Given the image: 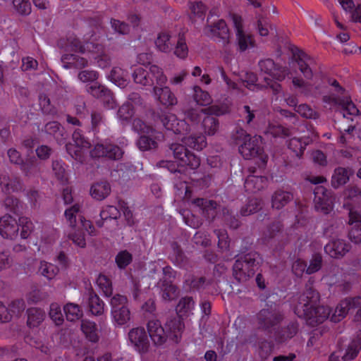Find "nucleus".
Returning <instances> with one entry per match:
<instances>
[{"label":"nucleus","instance_id":"9b49d317","mask_svg":"<svg viewBox=\"0 0 361 361\" xmlns=\"http://www.w3.org/2000/svg\"><path fill=\"white\" fill-rule=\"evenodd\" d=\"M110 304L113 322L120 326L127 324L130 320V311L127 297L116 294L111 298Z\"/></svg>","mask_w":361,"mask_h":361},{"label":"nucleus","instance_id":"b1692460","mask_svg":"<svg viewBox=\"0 0 361 361\" xmlns=\"http://www.w3.org/2000/svg\"><path fill=\"white\" fill-rule=\"evenodd\" d=\"M18 222L11 215L5 214L0 218V234L4 238H15L18 234Z\"/></svg>","mask_w":361,"mask_h":361},{"label":"nucleus","instance_id":"f3484780","mask_svg":"<svg viewBox=\"0 0 361 361\" xmlns=\"http://www.w3.org/2000/svg\"><path fill=\"white\" fill-rule=\"evenodd\" d=\"M123 154V151L118 145L109 143H98L90 151V155L93 158L105 157L109 159H120Z\"/></svg>","mask_w":361,"mask_h":361},{"label":"nucleus","instance_id":"052dcab7","mask_svg":"<svg viewBox=\"0 0 361 361\" xmlns=\"http://www.w3.org/2000/svg\"><path fill=\"white\" fill-rule=\"evenodd\" d=\"M322 262L323 259L321 254H313L310 260L309 265H307L306 274L310 275L319 271L322 267Z\"/></svg>","mask_w":361,"mask_h":361},{"label":"nucleus","instance_id":"0eeeda50","mask_svg":"<svg viewBox=\"0 0 361 361\" xmlns=\"http://www.w3.org/2000/svg\"><path fill=\"white\" fill-rule=\"evenodd\" d=\"M97 37L92 35L90 37L85 36L84 41L73 33H68L66 38L61 39L58 44L66 51L87 54L90 51H98L101 49L100 44L96 42Z\"/></svg>","mask_w":361,"mask_h":361},{"label":"nucleus","instance_id":"bf43d9fd","mask_svg":"<svg viewBox=\"0 0 361 361\" xmlns=\"http://www.w3.org/2000/svg\"><path fill=\"white\" fill-rule=\"evenodd\" d=\"M39 164L38 161L35 157H32L23 161L20 166V169L26 176L35 174L39 171Z\"/></svg>","mask_w":361,"mask_h":361},{"label":"nucleus","instance_id":"7c9ffc66","mask_svg":"<svg viewBox=\"0 0 361 361\" xmlns=\"http://www.w3.org/2000/svg\"><path fill=\"white\" fill-rule=\"evenodd\" d=\"M293 200V195L289 191L282 189L276 190L271 196L272 207L281 209Z\"/></svg>","mask_w":361,"mask_h":361},{"label":"nucleus","instance_id":"5fc2aeb1","mask_svg":"<svg viewBox=\"0 0 361 361\" xmlns=\"http://www.w3.org/2000/svg\"><path fill=\"white\" fill-rule=\"evenodd\" d=\"M19 227H21L20 237L27 239L34 230V225L32 221L26 216H20L18 219Z\"/></svg>","mask_w":361,"mask_h":361},{"label":"nucleus","instance_id":"1a4fd4ad","mask_svg":"<svg viewBox=\"0 0 361 361\" xmlns=\"http://www.w3.org/2000/svg\"><path fill=\"white\" fill-rule=\"evenodd\" d=\"M133 78L135 83L143 86L152 85L154 78L159 85H164L167 81V78L162 69L157 65H151L149 71L141 66L135 68L133 73Z\"/></svg>","mask_w":361,"mask_h":361},{"label":"nucleus","instance_id":"bb28decb","mask_svg":"<svg viewBox=\"0 0 361 361\" xmlns=\"http://www.w3.org/2000/svg\"><path fill=\"white\" fill-rule=\"evenodd\" d=\"M154 96L157 100L166 107L173 106L177 104V98L169 87H154Z\"/></svg>","mask_w":361,"mask_h":361},{"label":"nucleus","instance_id":"c9c22d12","mask_svg":"<svg viewBox=\"0 0 361 361\" xmlns=\"http://www.w3.org/2000/svg\"><path fill=\"white\" fill-rule=\"evenodd\" d=\"M159 285L161 289V296L165 300H172L177 298L178 290L176 286L172 281L159 280Z\"/></svg>","mask_w":361,"mask_h":361},{"label":"nucleus","instance_id":"4d7b16f0","mask_svg":"<svg viewBox=\"0 0 361 361\" xmlns=\"http://www.w3.org/2000/svg\"><path fill=\"white\" fill-rule=\"evenodd\" d=\"M188 283L190 288L193 290H203L206 289L209 282L206 280L205 277L190 276L185 281Z\"/></svg>","mask_w":361,"mask_h":361},{"label":"nucleus","instance_id":"e2e57ef3","mask_svg":"<svg viewBox=\"0 0 361 361\" xmlns=\"http://www.w3.org/2000/svg\"><path fill=\"white\" fill-rule=\"evenodd\" d=\"M222 220L226 225L233 229H236L239 227L240 222L238 218L233 215L228 208L224 207L222 209Z\"/></svg>","mask_w":361,"mask_h":361},{"label":"nucleus","instance_id":"f257e3e1","mask_svg":"<svg viewBox=\"0 0 361 361\" xmlns=\"http://www.w3.org/2000/svg\"><path fill=\"white\" fill-rule=\"evenodd\" d=\"M319 292L311 283H307L295 305V314L298 317L306 319L311 325L322 324L329 317L331 310L327 306L319 305Z\"/></svg>","mask_w":361,"mask_h":361},{"label":"nucleus","instance_id":"774afa93","mask_svg":"<svg viewBox=\"0 0 361 361\" xmlns=\"http://www.w3.org/2000/svg\"><path fill=\"white\" fill-rule=\"evenodd\" d=\"M49 317L51 320L59 326L63 322V315L61 312L60 305L57 303H52L50 305Z\"/></svg>","mask_w":361,"mask_h":361},{"label":"nucleus","instance_id":"423d86ee","mask_svg":"<svg viewBox=\"0 0 361 361\" xmlns=\"http://www.w3.org/2000/svg\"><path fill=\"white\" fill-rule=\"evenodd\" d=\"M259 267V255L249 252L236 259L233 266V275L239 282H245L254 276Z\"/></svg>","mask_w":361,"mask_h":361},{"label":"nucleus","instance_id":"39448f33","mask_svg":"<svg viewBox=\"0 0 361 361\" xmlns=\"http://www.w3.org/2000/svg\"><path fill=\"white\" fill-rule=\"evenodd\" d=\"M285 319L284 313L276 305L264 307L256 314L258 329L271 336Z\"/></svg>","mask_w":361,"mask_h":361},{"label":"nucleus","instance_id":"4468645a","mask_svg":"<svg viewBox=\"0 0 361 361\" xmlns=\"http://www.w3.org/2000/svg\"><path fill=\"white\" fill-rule=\"evenodd\" d=\"M129 342L133 349L140 355L147 353L150 347L148 333L144 327L130 329L128 334Z\"/></svg>","mask_w":361,"mask_h":361},{"label":"nucleus","instance_id":"473e14b6","mask_svg":"<svg viewBox=\"0 0 361 361\" xmlns=\"http://www.w3.org/2000/svg\"><path fill=\"white\" fill-rule=\"evenodd\" d=\"M111 192V186L107 181H99L92 184L90 195L94 200L101 201L106 198Z\"/></svg>","mask_w":361,"mask_h":361},{"label":"nucleus","instance_id":"a19ab883","mask_svg":"<svg viewBox=\"0 0 361 361\" xmlns=\"http://www.w3.org/2000/svg\"><path fill=\"white\" fill-rule=\"evenodd\" d=\"M81 330L90 342L97 343L99 341L97 326L94 322L83 320L81 324Z\"/></svg>","mask_w":361,"mask_h":361},{"label":"nucleus","instance_id":"37998d69","mask_svg":"<svg viewBox=\"0 0 361 361\" xmlns=\"http://www.w3.org/2000/svg\"><path fill=\"white\" fill-rule=\"evenodd\" d=\"M104 302L94 292H90L88 298V306L93 315H101L104 310Z\"/></svg>","mask_w":361,"mask_h":361},{"label":"nucleus","instance_id":"aec40b11","mask_svg":"<svg viewBox=\"0 0 361 361\" xmlns=\"http://www.w3.org/2000/svg\"><path fill=\"white\" fill-rule=\"evenodd\" d=\"M314 202L317 211L329 214L332 209L330 193L324 186L317 185L314 189Z\"/></svg>","mask_w":361,"mask_h":361},{"label":"nucleus","instance_id":"72a5a7b5","mask_svg":"<svg viewBox=\"0 0 361 361\" xmlns=\"http://www.w3.org/2000/svg\"><path fill=\"white\" fill-rule=\"evenodd\" d=\"M128 71L119 66H114L111 69L109 78L116 85L121 88L125 87L128 84Z\"/></svg>","mask_w":361,"mask_h":361},{"label":"nucleus","instance_id":"c03bdc74","mask_svg":"<svg viewBox=\"0 0 361 361\" xmlns=\"http://www.w3.org/2000/svg\"><path fill=\"white\" fill-rule=\"evenodd\" d=\"M349 180L348 173L346 169L338 167L335 169L331 178V185L334 188L345 184Z\"/></svg>","mask_w":361,"mask_h":361},{"label":"nucleus","instance_id":"2eb2a0df","mask_svg":"<svg viewBox=\"0 0 361 361\" xmlns=\"http://www.w3.org/2000/svg\"><path fill=\"white\" fill-rule=\"evenodd\" d=\"M231 19L235 30L236 40L240 51H244L249 47H253L255 46V40L252 35L245 32L242 17L238 14L233 13Z\"/></svg>","mask_w":361,"mask_h":361},{"label":"nucleus","instance_id":"f704fd0d","mask_svg":"<svg viewBox=\"0 0 361 361\" xmlns=\"http://www.w3.org/2000/svg\"><path fill=\"white\" fill-rule=\"evenodd\" d=\"M175 41H172L168 32L163 31L158 34L155 40L157 48L161 52L169 53L173 49Z\"/></svg>","mask_w":361,"mask_h":361},{"label":"nucleus","instance_id":"6e6d98bb","mask_svg":"<svg viewBox=\"0 0 361 361\" xmlns=\"http://www.w3.org/2000/svg\"><path fill=\"white\" fill-rule=\"evenodd\" d=\"M80 211V207L78 204H75L66 209L64 215L70 226L75 227L77 226V217L81 216Z\"/></svg>","mask_w":361,"mask_h":361},{"label":"nucleus","instance_id":"3c124183","mask_svg":"<svg viewBox=\"0 0 361 361\" xmlns=\"http://www.w3.org/2000/svg\"><path fill=\"white\" fill-rule=\"evenodd\" d=\"M4 205L6 210L19 215L23 209V203L13 196H8L4 201Z\"/></svg>","mask_w":361,"mask_h":361},{"label":"nucleus","instance_id":"58836bf2","mask_svg":"<svg viewBox=\"0 0 361 361\" xmlns=\"http://www.w3.org/2000/svg\"><path fill=\"white\" fill-rule=\"evenodd\" d=\"M101 49L98 51H90L87 54L90 58L94 60V63L101 68H106L110 66L111 59L110 56L104 51V47L100 44Z\"/></svg>","mask_w":361,"mask_h":361},{"label":"nucleus","instance_id":"8fccbe9b","mask_svg":"<svg viewBox=\"0 0 361 361\" xmlns=\"http://www.w3.org/2000/svg\"><path fill=\"white\" fill-rule=\"evenodd\" d=\"M133 262V255L128 250L118 252L115 257V262L121 270L125 269Z\"/></svg>","mask_w":361,"mask_h":361},{"label":"nucleus","instance_id":"c756f323","mask_svg":"<svg viewBox=\"0 0 361 361\" xmlns=\"http://www.w3.org/2000/svg\"><path fill=\"white\" fill-rule=\"evenodd\" d=\"M293 56L303 75L307 79L312 78L313 74L310 67L312 61L311 58L302 50H298L294 53Z\"/></svg>","mask_w":361,"mask_h":361},{"label":"nucleus","instance_id":"49530a36","mask_svg":"<svg viewBox=\"0 0 361 361\" xmlns=\"http://www.w3.org/2000/svg\"><path fill=\"white\" fill-rule=\"evenodd\" d=\"M256 112L255 109H252L248 105H244L242 108L239 109V115L242 121L251 127L255 123Z\"/></svg>","mask_w":361,"mask_h":361},{"label":"nucleus","instance_id":"de8ad7c7","mask_svg":"<svg viewBox=\"0 0 361 361\" xmlns=\"http://www.w3.org/2000/svg\"><path fill=\"white\" fill-rule=\"evenodd\" d=\"M38 271L42 276L51 280L58 274L59 268L51 263L42 261Z\"/></svg>","mask_w":361,"mask_h":361},{"label":"nucleus","instance_id":"a211bd4d","mask_svg":"<svg viewBox=\"0 0 361 361\" xmlns=\"http://www.w3.org/2000/svg\"><path fill=\"white\" fill-rule=\"evenodd\" d=\"M211 37L224 47L230 43L231 33L226 21L219 19L207 25Z\"/></svg>","mask_w":361,"mask_h":361},{"label":"nucleus","instance_id":"f8f14e48","mask_svg":"<svg viewBox=\"0 0 361 361\" xmlns=\"http://www.w3.org/2000/svg\"><path fill=\"white\" fill-rule=\"evenodd\" d=\"M73 142L66 144L68 154L76 161H84L85 151L90 148V143L79 129L75 130L72 135Z\"/></svg>","mask_w":361,"mask_h":361},{"label":"nucleus","instance_id":"338daca9","mask_svg":"<svg viewBox=\"0 0 361 361\" xmlns=\"http://www.w3.org/2000/svg\"><path fill=\"white\" fill-rule=\"evenodd\" d=\"M195 306V302L192 297L186 296L182 298L178 305H177V311L179 312L185 314L190 312Z\"/></svg>","mask_w":361,"mask_h":361},{"label":"nucleus","instance_id":"69168bd1","mask_svg":"<svg viewBox=\"0 0 361 361\" xmlns=\"http://www.w3.org/2000/svg\"><path fill=\"white\" fill-rule=\"evenodd\" d=\"M339 105L341 106L343 111V116L344 118L347 115L355 116L358 115L359 110L351 99H342L339 102Z\"/></svg>","mask_w":361,"mask_h":361},{"label":"nucleus","instance_id":"680f3d73","mask_svg":"<svg viewBox=\"0 0 361 361\" xmlns=\"http://www.w3.org/2000/svg\"><path fill=\"white\" fill-rule=\"evenodd\" d=\"M15 11L20 16H27L31 13L32 7L29 0H13Z\"/></svg>","mask_w":361,"mask_h":361},{"label":"nucleus","instance_id":"c85d7f7f","mask_svg":"<svg viewBox=\"0 0 361 361\" xmlns=\"http://www.w3.org/2000/svg\"><path fill=\"white\" fill-rule=\"evenodd\" d=\"M267 178L263 176L249 175L244 183L246 192L255 193L267 186Z\"/></svg>","mask_w":361,"mask_h":361},{"label":"nucleus","instance_id":"864d4df0","mask_svg":"<svg viewBox=\"0 0 361 361\" xmlns=\"http://www.w3.org/2000/svg\"><path fill=\"white\" fill-rule=\"evenodd\" d=\"M193 97L196 103L200 106H207L212 103V98L209 94L203 91L200 87H194Z\"/></svg>","mask_w":361,"mask_h":361},{"label":"nucleus","instance_id":"20e7f679","mask_svg":"<svg viewBox=\"0 0 361 361\" xmlns=\"http://www.w3.org/2000/svg\"><path fill=\"white\" fill-rule=\"evenodd\" d=\"M133 129L140 135L137 145L142 151L157 148L158 142L164 138L162 132L157 130L140 118L133 120Z\"/></svg>","mask_w":361,"mask_h":361},{"label":"nucleus","instance_id":"dca6fc26","mask_svg":"<svg viewBox=\"0 0 361 361\" xmlns=\"http://www.w3.org/2000/svg\"><path fill=\"white\" fill-rule=\"evenodd\" d=\"M192 204L197 209L201 215L209 221H212L220 211V204L207 198H195Z\"/></svg>","mask_w":361,"mask_h":361},{"label":"nucleus","instance_id":"5701e85b","mask_svg":"<svg viewBox=\"0 0 361 361\" xmlns=\"http://www.w3.org/2000/svg\"><path fill=\"white\" fill-rule=\"evenodd\" d=\"M350 249L351 245L343 239H334L324 246L325 252L335 259H341Z\"/></svg>","mask_w":361,"mask_h":361},{"label":"nucleus","instance_id":"09e8293b","mask_svg":"<svg viewBox=\"0 0 361 361\" xmlns=\"http://www.w3.org/2000/svg\"><path fill=\"white\" fill-rule=\"evenodd\" d=\"M262 207L261 200L253 197L249 198L246 205L241 208L240 214L243 216H249L258 212Z\"/></svg>","mask_w":361,"mask_h":361},{"label":"nucleus","instance_id":"79ce46f5","mask_svg":"<svg viewBox=\"0 0 361 361\" xmlns=\"http://www.w3.org/2000/svg\"><path fill=\"white\" fill-rule=\"evenodd\" d=\"M52 170L56 178L62 184L68 182V176L66 171V165L62 160H55L52 162Z\"/></svg>","mask_w":361,"mask_h":361},{"label":"nucleus","instance_id":"6e6552de","mask_svg":"<svg viewBox=\"0 0 361 361\" xmlns=\"http://www.w3.org/2000/svg\"><path fill=\"white\" fill-rule=\"evenodd\" d=\"M152 119L156 126H161L167 130H171L175 134L184 135L190 130V127L185 119H178L175 114L162 110L153 112Z\"/></svg>","mask_w":361,"mask_h":361},{"label":"nucleus","instance_id":"cd10ccee","mask_svg":"<svg viewBox=\"0 0 361 361\" xmlns=\"http://www.w3.org/2000/svg\"><path fill=\"white\" fill-rule=\"evenodd\" d=\"M61 63L66 69H82L88 65L87 59L75 54H64L61 56Z\"/></svg>","mask_w":361,"mask_h":361},{"label":"nucleus","instance_id":"6ab92c4d","mask_svg":"<svg viewBox=\"0 0 361 361\" xmlns=\"http://www.w3.org/2000/svg\"><path fill=\"white\" fill-rule=\"evenodd\" d=\"M361 305V296L346 298L341 300L336 306L331 320L334 322H340L343 319L348 312L358 307Z\"/></svg>","mask_w":361,"mask_h":361},{"label":"nucleus","instance_id":"4be33fe9","mask_svg":"<svg viewBox=\"0 0 361 361\" xmlns=\"http://www.w3.org/2000/svg\"><path fill=\"white\" fill-rule=\"evenodd\" d=\"M259 66L262 71L278 81H282L288 74V69L286 67L276 64L271 59L261 60Z\"/></svg>","mask_w":361,"mask_h":361},{"label":"nucleus","instance_id":"13d9d810","mask_svg":"<svg viewBox=\"0 0 361 361\" xmlns=\"http://www.w3.org/2000/svg\"><path fill=\"white\" fill-rule=\"evenodd\" d=\"M134 114L133 105L130 102H127L118 109L117 115L123 121L129 122Z\"/></svg>","mask_w":361,"mask_h":361},{"label":"nucleus","instance_id":"ea45409f","mask_svg":"<svg viewBox=\"0 0 361 361\" xmlns=\"http://www.w3.org/2000/svg\"><path fill=\"white\" fill-rule=\"evenodd\" d=\"M171 252L169 254V259L175 265L182 267L186 264V257L180 246L176 242L171 243Z\"/></svg>","mask_w":361,"mask_h":361},{"label":"nucleus","instance_id":"393cba45","mask_svg":"<svg viewBox=\"0 0 361 361\" xmlns=\"http://www.w3.org/2000/svg\"><path fill=\"white\" fill-rule=\"evenodd\" d=\"M87 92L94 97L100 99L109 107H113L114 99L112 92L105 87L94 82L87 87Z\"/></svg>","mask_w":361,"mask_h":361},{"label":"nucleus","instance_id":"2f4dec72","mask_svg":"<svg viewBox=\"0 0 361 361\" xmlns=\"http://www.w3.org/2000/svg\"><path fill=\"white\" fill-rule=\"evenodd\" d=\"M312 142V139L309 136L302 137H292L288 141V147L293 151L295 156L301 157L304 153L306 146Z\"/></svg>","mask_w":361,"mask_h":361},{"label":"nucleus","instance_id":"412c9836","mask_svg":"<svg viewBox=\"0 0 361 361\" xmlns=\"http://www.w3.org/2000/svg\"><path fill=\"white\" fill-rule=\"evenodd\" d=\"M299 327V323L296 320L290 321L281 328L278 326L273 334L274 341L279 344L288 342L298 334Z\"/></svg>","mask_w":361,"mask_h":361},{"label":"nucleus","instance_id":"4c0bfd02","mask_svg":"<svg viewBox=\"0 0 361 361\" xmlns=\"http://www.w3.org/2000/svg\"><path fill=\"white\" fill-rule=\"evenodd\" d=\"M42 131L47 135H52L59 143L63 139V128L57 121L48 122L42 129Z\"/></svg>","mask_w":361,"mask_h":361},{"label":"nucleus","instance_id":"603ef678","mask_svg":"<svg viewBox=\"0 0 361 361\" xmlns=\"http://www.w3.org/2000/svg\"><path fill=\"white\" fill-rule=\"evenodd\" d=\"M39 106L44 114L55 116L57 114V109L51 104L49 98L45 94L39 96Z\"/></svg>","mask_w":361,"mask_h":361},{"label":"nucleus","instance_id":"a878e982","mask_svg":"<svg viewBox=\"0 0 361 361\" xmlns=\"http://www.w3.org/2000/svg\"><path fill=\"white\" fill-rule=\"evenodd\" d=\"M120 216L121 212L116 207L113 205H106L100 211V218L95 221V224L98 228H102L105 226L109 221H114L116 223V221Z\"/></svg>","mask_w":361,"mask_h":361},{"label":"nucleus","instance_id":"0e129e2a","mask_svg":"<svg viewBox=\"0 0 361 361\" xmlns=\"http://www.w3.org/2000/svg\"><path fill=\"white\" fill-rule=\"evenodd\" d=\"M97 283L100 289L104 293V295L109 297L112 294L113 288L111 280L104 274H99L97 279Z\"/></svg>","mask_w":361,"mask_h":361},{"label":"nucleus","instance_id":"e433bc0d","mask_svg":"<svg viewBox=\"0 0 361 361\" xmlns=\"http://www.w3.org/2000/svg\"><path fill=\"white\" fill-rule=\"evenodd\" d=\"M27 324L30 328L38 326L44 320V312L37 307H31L27 310Z\"/></svg>","mask_w":361,"mask_h":361},{"label":"nucleus","instance_id":"ddd939ff","mask_svg":"<svg viewBox=\"0 0 361 361\" xmlns=\"http://www.w3.org/2000/svg\"><path fill=\"white\" fill-rule=\"evenodd\" d=\"M228 111L227 106L212 105L204 109V114H207L202 121V125L204 132L209 135L215 134L219 128V121L214 116H221Z\"/></svg>","mask_w":361,"mask_h":361},{"label":"nucleus","instance_id":"7ed1b4c3","mask_svg":"<svg viewBox=\"0 0 361 361\" xmlns=\"http://www.w3.org/2000/svg\"><path fill=\"white\" fill-rule=\"evenodd\" d=\"M148 336L155 345H163L167 339L178 343L181 338L184 324L179 318H173L167 321L165 328L158 319H151L147 324Z\"/></svg>","mask_w":361,"mask_h":361},{"label":"nucleus","instance_id":"f03ea898","mask_svg":"<svg viewBox=\"0 0 361 361\" xmlns=\"http://www.w3.org/2000/svg\"><path fill=\"white\" fill-rule=\"evenodd\" d=\"M182 142L184 145L173 143L170 146V149L173 154L174 158L178 164L177 169H171L173 165L171 162L167 163V167L173 173L182 172V167L189 168L190 169H196L200 165V159L194 153L190 152L185 146L200 151L207 145L206 137L202 134H194L188 137H183Z\"/></svg>","mask_w":361,"mask_h":361},{"label":"nucleus","instance_id":"9d476101","mask_svg":"<svg viewBox=\"0 0 361 361\" xmlns=\"http://www.w3.org/2000/svg\"><path fill=\"white\" fill-rule=\"evenodd\" d=\"M262 144L261 136H250L240 144L239 152L245 159L258 157L261 161L260 166H264L267 163L268 156L264 153Z\"/></svg>","mask_w":361,"mask_h":361},{"label":"nucleus","instance_id":"a18cd8bd","mask_svg":"<svg viewBox=\"0 0 361 361\" xmlns=\"http://www.w3.org/2000/svg\"><path fill=\"white\" fill-rule=\"evenodd\" d=\"M63 311L67 320L75 322L82 316V311L80 306L75 303H68L63 307Z\"/></svg>","mask_w":361,"mask_h":361}]
</instances>
